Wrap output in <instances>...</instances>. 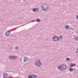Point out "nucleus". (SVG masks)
Segmentation results:
<instances>
[{
    "mask_svg": "<svg viewBox=\"0 0 78 78\" xmlns=\"http://www.w3.org/2000/svg\"><path fill=\"white\" fill-rule=\"evenodd\" d=\"M49 8L50 6L47 4H44L41 6L42 10H43L44 11H48Z\"/></svg>",
    "mask_w": 78,
    "mask_h": 78,
    "instance_id": "nucleus-1",
    "label": "nucleus"
},
{
    "mask_svg": "<svg viewBox=\"0 0 78 78\" xmlns=\"http://www.w3.org/2000/svg\"><path fill=\"white\" fill-rule=\"evenodd\" d=\"M67 67L66 65L65 64H63L58 66H57V69L58 70H64L67 69Z\"/></svg>",
    "mask_w": 78,
    "mask_h": 78,
    "instance_id": "nucleus-2",
    "label": "nucleus"
},
{
    "mask_svg": "<svg viewBox=\"0 0 78 78\" xmlns=\"http://www.w3.org/2000/svg\"><path fill=\"white\" fill-rule=\"evenodd\" d=\"M35 64L37 67H40L42 65V62L40 60H37L35 62Z\"/></svg>",
    "mask_w": 78,
    "mask_h": 78,
    "instance_id": "nucleus-3",
    "label": "nucleus"
},
{
    "mask_svg": "<svg viewBox=\"0 0 78 78\" xmlns=\"http://www.w3.org/2000/svg\"><path fill=\"white\" fill-rule=\"evenodd\" d=\"M52 40L54 42H56L58 41H59V37L57 36H55L53 37Z\"/></svg>",
    "mask_w": 78,
    "mask_h": 78,
    "instance_id": "nucleus-4",
    "label": "nucleus"
},
{
    "mask_svg": "<svg viewBox=\"0 0 78 78\" xmlns=\"http://www.w3.org/2000/svg\"><path fill=\"white\" fill-rule=\"evenodd\" d=\"M17 56L15 55H10L9 57V59H12V60H14L17 58Z\"/></svg>",
    "mask_w": 78,
    "mask_h": 78,
    "instance_id": "nucleus-5",
    "label": "nucleus"
},
{
    "mask_svg": "<svg viewBox=\"0 0 78 78\" xmlns=\"http://www.w3.org/2000/svg\"><path fill=\"white\" fill-rule=\"evenodd\" d=\"M27 56H24V62H27L29 60Z\"/></svg>",
    "mask_w": 78,
    "mask_h": 78,
    "instance_id": "nucleus-6",
    "label": "nucleus"
},
{
    "mask_svg": "<svg viewBox=\"0 0 78 78\" xmlns=\"http://www.w3.org/2000/svg\"><path fill=\"white\" fill-rule=\"evenodd\" d=\"M33 12H37L39 11V9L37 8L32 9Z\"/></svg>",
    "mask_w": 78,
    "mask_h": 78,
    "instance_id": "nucleus-7",
    "label": "nucleus"
},
{
    "mask_svg": "<svg viewBox=\"0 0 78 78\" xmlns=\"http://www.w3.org/2000/svg\"><path fill=\"white\" fill-rule=\"evenodd\" d=\"M10 34V31H8L5 33V36H8Z\"/></svg>",
    "mask_w": 78,
    "mask_h": 78,
    "instance_id": "nucleus-8",
    "label": "nucleus"
},
{
    "mask_svg": "<svg viewBox=\"0 0 78 78\" xmlns=\"http://www.w3.org/2000/svg\"><path fill=\"white\" fill-rule=\"evenodd\" d=\"M7 76V74L6 73H4L3 74V78H6Z\"/></svg>",
    "mask_w": 78,
    "mask_h": 78,
    "instance_id": "nucleus-9",
    "label": "nucleus"
},
{
    "mask_svg": "<svg viewBox=\"0 0 78 78\" xmlns=\"http://www.w3.org/2000/svg\"><path fill=\"white\" fill-rule=\"evenodd\" d=\"M65 30H68L70 27L68 25H66V26L65 27Z\"/></svg>",
    "mask_w": 78,
    "mask_h": 78,
    "instance_id": "nucleus-10",
    "label": "nucleus"
},
{
    "mask_svg": "<svg viewBox=\"0 0 78 78\" xmlns=\"http://www.w3.org/2000/svg\"><path fill=\"white\" fill-rule=\"evenodd\" d=\"M74 40H75L76 41H78V36H76L74 38Z\"/></svg>",
    "mask_w": 78,
    "mask_h": 78,
    "instance_id": "nucleus-11",
    "label": "nucleus"
},
{
    "mask_svg": "<svg viewBox=\"0 0 78 78\" xmlns=\"http://www.w3.org/2000/svg\"><path fill=\"white\" fill-rule=\"evenodd\" d=\"M40 21H41V20L39 18H37L36 20V21L37 22H39Z\"/></svg>",
    "mask_w": 78,
    "mask_h": 78,
    "instance_id": "nucleus-12",
    "label": "nucleus"
},
{
    "mask_svg": "<svg viewBox=\"0 0 78 78\" xmlns=\"http://www.w3.org/2000/svg\"><path fill=\"white\" fill-rule=\"evenodd\" d=\"M73 70L74 73H76V72H77V69L75 68L74 69V70Z\"/></svg>",
    "mask_w": 78,
    "mask_h": 78,
    "instance_id": "nucleus-13",
    "label": "nucleus"
},
{
    "mask_svg": "<svg viewBox=\"0 0 78 78\" xmlns=\"http://www.w3.org/2000/svg\"><path fill=\"white\" fill-rule=\"evenodd\" d=\"M74 66H75V64L73 63L71 64L70 67H73Z\"/></svg>",
    "mask_w": 78,
    "mask_h": 78,
    "instance_id": "nucleus-14",
    "label": "nucleus"
},
{
    "mask_svg": "<svg viewBox=\"0 0 78 78\" xmlns=\"http://www.w3.org/2000/svg\"><path fill=\"white\" fill-rule=\"evenodd\" d=\"M73 71V68H70L69 69V71L70 72H72V71Z\"/></svg>",
    "mask_w": 78,
    "mask_h": 78,
    "instance_id": "nucleus-15",
    "label": "nucleus"
},
{
    "mask_svg": "<svg viewBox=\"0 0 78 78\" xmlns=\"http://www.w3.org/2000/svg\"><path fill=\"white\" fill-rule=\"evenodd\" d=\"M28 78H33V77H32V76L31 75H29L28 76Z\"/></svg>",
    "mask_w": 78,
    "mask_h": 78,
    "instance_id": "nucleus-16",
    "label": "nucleus"
},
{
    "mask_svg": "<svg viewBox=\"0 0 78 78\" xmlns=\"http://www.w3.org/2000/svg\"><path fill=\"white\" fill-rule=\"evenodd\" d=\"M37 78V76L36 75H34L33 76V77H32V78Z\"/></svg>",
    "mask_w": 78,
    "mask_h": 78,
    "instance_id": "nucleus-17",
    "label": "nucleus"
},
{
    "mask_svg": "<svg viewBox=\"0 0 78 78\" xmlns=\"http://www.w3.org/2000/svg\"><path fill=\"white\" fill-rule=\"evenodd\" d=\"M66 61H70V58H67L66 59Z\"/></svg>",
    "mask_w": 78,
    "mask_h": 78,
    "instance_id": "nucleus-18",
    "label": "nucleus"
},
{
    "mask_svg": "<svg viewBox=\"0 0 78 78\" xmlns=\"http://www.w3.org/2000/svg\"><path fill=\"white\" fill-rule=\"evenodd\" d=\"M15 48L16 50H18V49H19V47L18 46H16L15 47Z\"/></svg>",
    "mask_w": 78,
    "mask_h": 78,
    "instance_id": "nucleus-19",
    "label": "nucleus"
},
{
    "mask_svg": "<svg viewBox=\"0 0 78 78\" xmlns=\"http://www.w3.org/2000/svg\"><path fill=\"white\" fill-rule=\"evenodd\" d=\"M28 23H26L21 25V26H24V25H27V24H28Z\"/></svg>",
    "mask_w": 78,
    "mask_h": 78,
    "instance_id": "nucleus-20",
    "label": "nucleus"
},
{
    "mask_svg": "<svg viewBox=\"0 0 78 78\" xmlns=\"http://www.w3.org/2000/svg\"><path fill=\"white\" fill-rule=\"evenodd\" d=\"M76 34H78V30L76 31Z\"/></svg>",
    "mask_w": 78,
    "mask_h": 78,
    "instance_id": "nucleus-21",
    "label": "nucleus"
},
{
    "mask_svg": "<svg viewBox=\"0 0 78 78\" xmlns=\"http://www.w3.org/2000/svg\"><path fill=\"white\" fill-rule=\"evenodd\" d=\"M60 38H62V36H61L59 37Z\"/></svg>",
    "mask_w": 78,
    "mask_h": 78,
    "instance_id": "nucleus-22",
    "label": "nucleus"
},
{
    "mask_svg": "<svg viewBox=\"0 0 78 78\" xmlns=\"http://www.w3.org/2000/svg\"><path fill=\"white\" fill-rule=\"evenodd\" d=\"M76 18L78 19V15L76 17Z\"/></svg>",
    "mask_w": 78,
    "mask_h": 78,
    "instance_id": "nucleus-23",
    "label": "nucleus"
},
{
    "mask_svg": "<svg viewBox=\"0 0 78 78\" xmlns=\"http://www.w3.org/2000/svg\"><path fill=\"white\" fill-rule=\"evenodd\" d=\"M22 59H21L20 60V62H22Z\"/></svg>",
    "mask_w": 78,
    "mask_h": 78,
    "instance_id": "nucleus-24",
    "label": "nucleus"
}]
</instances>
